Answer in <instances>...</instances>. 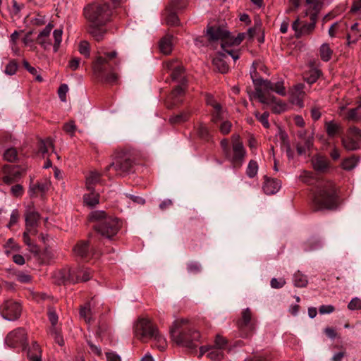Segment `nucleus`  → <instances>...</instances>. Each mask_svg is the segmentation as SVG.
Segmentation results:
<instances>
[{
    "label": "nucleus",
    "instance_id": "f257e3e1",
    "mask_svg": "<svg viewBox=\"0 0 361 361\" xmlns=\"http://www.w3.org/2000/svg\"><path fill=\"white\" fill-rule=\"evenodd\" d=\"M300 179L307 185H314L316 187L312 198L314 210H332L337 208L339 197L338 189L333 181L317 178L312 172L307 171L300 174Z\"/></svg>",
    "mask_w": 361,
    "mask_h": 361
},
{
    "label": "nucleus",
    "instance_id": "f03ea898",
    "mask_svg": "<svg viewBox=\"0 0 361 361\" xmlns=\"http://www.w3.org/2000/svg\"><path fill=\"white\" fill-rule=\"evenodd\" d=\"M110 6L107 4L94 3L84 8V15L89 22L88 32L97 41L104 39L107 32L105 27L111 17Z\"/></svg>",
    "mask_w": 361,
    "mask_h": 361
},
{
    "label": "nucleus",
    "instance_id": "7ed1b4c3",
    "mask_svg": "<svg viewBox=\"0 0 361 361\" xmlns=\"http://www.w3.org/2000/svg\"><path fill=\"white\" fill-rule=\"evenodd\" d=\"M172 341L178 345L186 348L190 352L197 353L200 334L188 324L187 319L176 320L170 328Z\"/></svg>",
    "mask_w": 361,
    "mask_h": 361
},
{
    "label": "nucleus",
    "instance_id": "20e7f679",
    "mask_svg": "<svg viewBox=\"0 0 361 361\" xmlns=\"http://www.w3.org/2000/svg\"><path fill=\"white\" fill-rule=\"evenodd\" d=\"M89 219L95 223L94 228L107 239H111L115 236L122 225L118 218L107 215L105 212L101 210L92 212Z\"/></svg>",
    "mask_w": 361,
    "mask_h": 361
},
{
    "label": "nucleus",
    "instance_id": "39448f33",
    "mask_svg": "<svg viewBox=\"0 0 361 361\" xmlns=\"http://www.w3.org/2000/svg\"><path fill=\"white\" fill-rule=\"evenodd\" d=\"M134 333L135 336L142 342L152 340L154 346L160 351L166 349L167 343L165 338L150 320L145 318L139 319L135 326Z\"/></svg>",
    "mask_w": 361,
    "mask_h": 361
},
{
    "label": "nucleus",
    "instance_id": "423d86ee",
    "mask_svg": "<svg viewBox=\"0 0 361 361\" xmlns=\"http://www.w3.org/2000/svg\"><path fill=\"white\" fill-rule=\"evenodd\" d=\"M104 56H99L93 63V72L95 75L109 83H114L118 80V75L113 71L107 73L109 60L116 57L117 52H104Z\"/></svg>",
    "mask_w": 361,
    "mask_h": 361
},
{
    "label": "nucleus",
    "instance_id": "0eeeda50",
    "mask_svg": "<svg viewBox=\"0 0 361 361\" xmlns=\"http://www.w3.org/2000/svg\"><path fill=\"white\" fill-rule=\"evenodd\" d=\"M250 71V75L255 85V92L250 95V98H255L262 104H268L271 102L272 96L269 91L274 92V83L268 80L255 78L256 69L255 67Z\"/></svg>",
    "mask_w": 361,
    "mask_h": 361
},
{
    "label": "nucleus",
    "instance_id": "6e6552de",
    "mask_svg": "<svg viewBox=\"0 0 361 361\" xmlns=\"http://www.w3.org/2000/svg\"><path fill=\"white\" fill-rule=\"evenodd\" d=\"M80 267L63 268L54 273L55 281L59 285L74 284L81 282Z\"/></svg>",
    "mask_w": 361,
    "mask_h": 361
},
{
    "label": "nucleus",
    "instance_id": "1a4fd4ad",
    "mask_svg": "<svg viewBox=\"0 0 361 361\" xmlns=\"http://www.w3.org/2000/svg\"><path fill=\"white\" fill-rule=\"evenodd\" d=\"M237 326L243 338H248L253 334L256 321L252 318L251 310L249 308H246L242 312L241 318L237 321Z\"/></svg>",
    "mask_w": 361,
    "mask_h": 361
},
{
    "label": "nucleus",
    "instance_id": "9d476101",
    "mask_svg": "<svg viewBox=\"0 0 361 361\" xmlns=\"http://www.w3.org/2000/svg\"><path fill=\"white\" fill-rule=\"evenodd\" d=\"M27 332L23 328H18L11 331L6 337L5 342L11 348H22L23 350L27 348Z\"/></svg>",
    "mask_w": 361,
    "mask_h": 361
},
{
    "label": "nucleus",
    "instance_id": "9b49d317",
    "mask_svg": "<svg viewBox=\"0 0 361 361\" xmlns=\"http://www.w3.org/2000/svg\"><path fill=\"white\" fill-rule=\"evenodd\" d=\"M342 144L348 151L361 148V130L355 126L350 127L346 136L342 139Z\"/></svg>",
    "mask_w": 361,
    "mask_h": 361
},
{
    "label": "nucleus",
    "instance_id": "f8f14e48",
    "mask_svg": "<svg viewBox=\"0 0 361 361\" xmlns=\"http://www.w3.org/2000/svg\"><path fill=\"white\" fill-rule=\"evenodd\" d=\"M27 167L24 165H6L4 167L5 176L3 181L10 185L19 180L25 173Z\"/></svg>",
    "mask_w": 361,
    "mask_h": 361
},
{
    "label": "nucleus",
    "instance_id": "ddd939ff",
    "mask_svg": "<svg viewBox=\"0 0 361 361\" xmlns=\"http://www.w3.org/2000/svg\"><path fill=\"white\" fill-rule=\"evenodd\" d=\"M20 314L21 306L17 302L7 300L1 307V314L7 320H16L20 316Z\"/></svg>",
    "mask_w": 361,
    "mask_h": 361
},
{
    "label": "nucleus",
    "instance_id": "4468645a",
    "mask_svg": "<svg viewBox=\"0 0 361 361\" xmlns=\"http://www.w3.org/2000/svg\"><path fill=\"white\" fill-rule=\"evenodd\" d=\"M317 20V19H310V23H301L298 18L291 25L295 37L300 38L302 36L311 34L315 28Z\"/></svg>",
    "mask_w": 361,
    "mask_h": 361
},
{
    "label": "nucleus",
    "instance_id": "2eb2a0df",
    "mask_svg": "<svg viewBox=\"0 0 361 361\" xmlns=\"http://www.w3.org/2000/svg\"><path fill=\"white\" fill-rule=\"evenodd\" d=\"M207 35L209 41L221 40V43L228 41L229 32L219 26H212L207 28Z\"/></svg>",
    "mask_w": 361,
    "mask_h": 361
},
{
    "label": "nucleus",
    "instance_id": "dca6fc26",
    "mask_svg": "<svg viewBox=\"0 0 361 361\" xmlns=\"http://www.w3.org/2000/svg\"><path fill=\"white\" fill-rule=\"evenodd\" d=\"M133 166L131 159H115L106 166V170H114L117 174L122 175L130 172Z\"/></svg>",
    "mask_w": 361,
    "mask_h": 361
},
{
    "label": "nucleus",
    "instance_id": "f3484780",
    "mask_svg": "<svg viewBox=\"0 0 361 361\" xmlns=\"http://www.w3.org/2000/svg\"><path fill=\"white\" fill-rule=\"evenodd\" d=\"M324 0H306L305 16L310 19H317L318 14L323 6Z\"/></svg>",
    "mask_w": 361,
    "mask_h": 361
},
{
    "label": "nucleus",
    "instance_id": "a211bd4d",
    "mask_svg": "<svg viewBox=\"0 0 361 361\" xmlns=\"http://www.w3.org/2000/svg\"><path fill=\"white\" fill-rule=\"evenodd\" d=\"M54 25L49 23L38 35L37 38V43L44 49H48L51 45V40L50 39V33L53 29Z\"/></svg>",
    "mask_w": 361,
    "mask_h": 361
},
{
    "label": "nucleus",
    "instance_id": "6ab92c4d",
    "mask_svg": "<svg viewBox=\"0 0 361 361\" xmlns=\"http://www.w3.org/2000/svg\"><path fill=\"white\" fill-rule=\"evenodd\" d=\"M39 217L40 215L37 211L32 208L27 209L25 212V228L29 231H37Z\"/></svg>",
    "mask_w": 361,
    "mask_h": 361
},
{
    "label": "nucleus",
    "instance_id": "aec40b11",
    "mask_svg": "<svg viewBox=\"0 0 361 361\" xmlns=\"http://www.w3.org/2000/svg\"><path fill=\"white\" fill-rule=\"evenodd\" d=\"M281 183L279 180L268 178L264 176V182L262 185L263 191L267 195H274L281 188Z\"/></svg>",
    "mask_w": 361,
    "mask_h": 361
},
{
    "label": "nucleus",
    "instance_id": "412c9836",
    "mask_svg": "<svg viewBox=\"0 0 361 361\" xmlns=\"http://www.w3.org/2000/svg\"><path fill=\"white\" fill-rule=\"evenodd\" d=\"M164 68L169 71H171V76L173 80H178L183 73V68L177 60L166 61L164 63Z\"/></svg>",
    "mask_w": 361,
    "mask_h": 361
},
{
    "label": "nucleus",
    "instance_id": "4be33fe9",
    "mask_svg": "<svg viewBox=\"0 0 361 361\" xmlns=\"http://www.w3.org/2000/svg\"><path fill=\"white\" fill-rule=\"evenodd\" d=\"M304 87L305 85L303 84H298L295 85L291 94L290 99L292 104L300 108H302L304 106L303 100L305 95Z\"/></svg>",
    "mask_w": 361,
    "mask_h": 361
},
{
    "label": "nucleus",
    "instance_id": "5701e85b",
    "mask_svg": "<svg viewBox=\"0 0 361 361\" xmlns=\"http://www.w3.org/2000/svg\"><path fill=\"white\" fill-rule=\"evenodd\" d=\"M32 178H30V185L28 192L30 197H36L39 192H46L49 190L50 186V182L47 180H44L42 182H37L35 184L32 183Z\"/></svg>",
    "mask_w": 361,
    "mask_h": 361
},
{
    "label": "nucleus",
    "instance_id": "b1692460",
    "mask_svg": "<svg viewBox=\"0 0 361 361\" xmlns=\"http://www.w3.org/2000/svg\"><path fill=\"white\" fill-rule=\"evenodd\" d=\"M185 90L182 85H178L171 93L166 100V106L169 109L181 102L180 99L184 94Z\"/></svg>",
    "mask_w": 361,
    "mask_h": 361
},
{
    "label": "nucleus",
    "instance_id": "393cba45",
    "mask_svg": "<svg viewBox=\"0 0 361 361\" xmlns=\"http://www.w3.org/2000/svg\"><path fill=\"white\" fill-rule=\"evenodd\" d=\"M311 164L318 173H328L333 169L329 159H311Z\"/></svg>",
    "mask_w": 361,
    "mask_h": 361
},
{
    "label": "nucleus",
    "instance_id": "a878e982",
    "mask_svg": "<svg viewBox=\"0 0 361 361\" xmlns=\"http://www.w3.org/2000/svg\"><path fill=\"white\" fill-rule=\"evenodd\" d=\"M313 141L310 139L307 141H298L296 145L298 155L300 157L310 156V152L314 148Z\"/></svg>",
    "mask_w": 361,
    "mask_h": 361
},
{
    "label": "nucleus",
    "instance_id": "bb28decb",
    "mask_svg": "<svg viewBox=\"0 0 361 361\" xmlns=\"http://www.w3.org/2000/svg\"><path fill=\"white\" fill-rule=\"evenodd\" d=\"M226 55L224 53H218L216 56L213 59V64L221 73H226L228 71V65L225 61Z\"/></svg>",
    "mask_w": 361,
    "mask_h": 361
},
{
    "label": "nucleus",
    "instance_id": "cd10ccee",
    "mask_svg": "<svg viewBox=\"0 0 361 361\" xmlns=\"http://www.w3.org/2000/svg\"><path fill=\"white\" fill-rule=\"evenodd\" d=\"M42 351L37 342H33L27 349V357L30 361H42Z\"/></svg>",
    "mask_w": 361,
    "mask_h": 361
},
{
    "label": "nucleus",
    "instance_id": "c85d7f7f",
    "mask_svg": "<svg viewBox=\"0 0 361 361\" xmlns=\"http://www.w3.org/2000/svg\"><path fill=\"white\" fill-rule=\"evenodd\" d=\"M232 143L235 158H243L245 155V151L238 135H233Z\"/></svg>",
    "mask_w": 361,
    "mask_h": 361
},
{
    "label": "nucleus",
    "instance_id": "c756f323",
    "mask_svg": "<svg viewBox=\"0 0 361 361\" xmlns=\"http://www.w3.org/2000/svg\"><path fill=\"white\" fill-rule=\"evenodd\" d=\"M54 154L53 145L50 140L40 141L39 143L38 155L43 157H51Z\"/></svg>",
    "mask_w": 361,
    "mask_h": 361
},
{
    "label": "nucleus",
    "instance_id": "7c9ffc66",
    "mask_svg": "<svg viewBox=\"0 0 361 361\" xmlns=\"http://www.w3.org/2000/svg\"><path fill=\"white\" fill-rule=\"evenodd\" d=\"M75 254L81 258H86L90 254V245L88 241L81 240L74 247Z\"/></svg>",
    "mask_w": 361,
    "mask_h": 361
},
{
    "label": "nucleus",
    "instance_id": "2f4dec72",
    "mask_svg": "<svg viewBox=\"0 0 361 361\" xmlns=\"http://www.w3.org/2000/svg\"><path fill=\"white\" fill-rule=\"evenodd\" d=\"M101 174L97 171H91L88 176H86L85 186L87 190L92 191L94 190V185L100 180Z\"/></svg>",
    "mask_w": 361,
    "mask_h": 361
},
{
    "label": "nucleus",
    "instance_id": "473e14b6",
    "mask_svg": "<svg viewBox=\"0 0 361 361\" xmlns=\"http://www.w3.org/2000/svg\"><path fill=\"white\" fill-rule=\"evenodd\" d=\"M272 99L270 103L263 104L265 106H269L271 108L273 112L276 114H280L286 110V104L283 103L280 100H276L274 96H272Z\"/></svg>",
    "mask_w": 361,
    "mask_h": 361
},
{
    "label": "nucleus",
    "instance_id": "72a5a7b5",
    "mask_svg": "<svg viewBox=\"0 0 361 361\" xmlns=\"http://www.w3.org/2000/svg\"><path fill=\"white\" fill-rule=\"evenodd\" d=\"M359 23H355L353 25H351L350 30L348 32L347 35V40L348 44H354L360 38V28H359Z\"/></svg>",
    "mask_w": 361,
    "mask_h": 361
},
{
    "label": "nucleus",
    "instance_id": "f704fd0d",
    "mask_svg": "<svg viewBox=\"0 0 361 361\" xmlns=\"http://www.w3.org/2000/svg\"><path fill=\"white\" fill-rule=\"evenodd\" d=\"M233 46L231 44V42L228 41H225L221 43V48L224 51V54L225 55H229L232 57L234 61L238 60L240 58V51L239 49H233L231 47Z\"/></svg>",
    "mask_w": 361,
    "mask_h": 361
},
{
    "label": "nucleus",
    "instance_id": "c9c22d12",
    "mask_svg": "<svg viewBox=\"0 0 361 361\" xmlns=\"http://www.w3.org/2000/svg\"><path fill=\"white\" fill-rule=\"evenodd\" d=\"M83 200L86 205L89 207H94L99 202V195L94 192V190L90 191L89 193L83 195Z\"/></svg>",
    "mask_w": 361,
    "mask_h": 361
},
{
    "label": "nucleus",
    "instance_id": "e433bc0d",
    "mask_svg": "<svg viewBox=\"0 0 361 361\" xmlns=\"http://www.w3.org/2000/svg\"><path fill=\"white\" fill-rule=\"evenodd\" d=\"M189 117L190 112L188 111H184L178 114L171 116L169 121L171 124H179L187 121Z\"/></svg>",
    "mask_w": 361,
    "mask_h": 361
},
{
    "label": "nucleus",
    "instance_id": "4c0bfd02",
    "mask_svg": "<svg viewBox=\"0 0 361 361\" xmlns=\"http://www.w3.org/2000/svg\"><path fill=\"white\" fill-rule=\"evenodd\" d=\"M246 35H249L250 38H252L253 36V30L250 28L247 33H239L236 37H232L229 33L228 41L231 42V44L238 46L242 42Z\"/></svg>",
    "mask_w": 361,
    "mask_h": 361
},
{
    "label": "nucleus",
    "instance_id": "58836bf2",
    "mask_svg": "<svg viewBox=\"0 0 361 361\" xmlns=\"http://www.w3.org/2000/svg\"><path fill=\"white\" fill-rule=\"evenodd\" d=\"M361 109L360 104L356 108L349 109L345 115V119L348 121L357 122L361 119V115L359 110Z\"/></svg>",
    "mask_w": 361,
    "mask_h": 361
},
{
    "label": "nucleus",
    "instance_id": "ea45409f",
    "mask_svg": "<svg viewBox=\"0 0 361 361\" xmlns=\"http://www.w3.org/2000/svg\"><path fill=\"white\" fill-rule=\"evenodd\" d=\"M160 51L164 54H169L172 50L171 37H165L160 40Z\"/></svg>",
    "mask_w": 361,
    "mask_h": 361
},
{
    "label": "nucleus",
    "instance_id": "a19ab883",
    "mask_svg": "<svg viewBox=\"0 0 361 361\" xmlns=\"http://www.w3.org/2000/svg\"><path fill=\"white\" fill-rule=\"evenodd\" d=\"M224 353L223 350L211 345L209 353L207 354V357L212 361H220L224 358Z\"/></svg>",
    "mask_w": 361,
    "mask_h": 361
},
{
    "label": "nucleus",
    "instance_id": "79ce46f5",
    "mask_svg": "<svg viewBox=\"0 0 361 361\" xmlns=\"http://www.w3.org/2000/svg\"><path fill=\"white\" fill-rule=\"evenodd\" d=\"M325 128L329 137H334L339 132L341 126L339 124L331 121L325 123Z\"/></svg>",
    "mask_w": 361,
    "mask_h": 361
},
{
    "label": "nucleus",
    "instance_id": "37998d69",
    "mask_svg": "<svg viewBox=\"0 0 361 361\" xmlns=\"http://www.w3.org/2000/svg\"><path fill=\"white\" fill-rule=\"evenodd\" d=\"M294 286L298 288L305 287L307 284V276L302 274L300 271H297L293 275Z\"/></svg>",
    "mask_w": 361,
    "mask_h": 361
},
{
    "label": "nucleus",
    "instance_id": "c03bdc74",
    "mask_svg": "<svg viewBox=\"0 0 361 361\" xmlns=\"http://www.w3.org/2000/svg\"><path fill=\"white\" fill-rule=\"evenodd\" d=\"M319 53L321 59L324 61H329L331 58L333 51L330 48L329 44L324 43L320 47Z\"/></svg>",
    "mask_w": 361,
    "mask_h": 361
},
{
    "label": "nucleus",
    "instance_id": "a18cd8bd",
    "mask_svg": "<svg viewBox=\"0 0 361 361\" xmlns=\"http://www.w3.org/2000/svg\"><path fill=\"white\" fill-rule=\"evenodd\" d=\"M80 317L81 318H83L85 322L87 324H90L92 322L94 321L92 317V311L89 304H87L85 306L80 308Z\"/></svg>",
    "mask_w": 361,
    "mask_h": 361
},
{
    "label": "nucleus",
    "instance_id": "49530a36",
    "mask_svg": "<svg viewBox=\"0 0 361 361\" xmlns=\"http://www.w3.org/2000/svg\"><path fill=\"white\" fill-rule=\"evenodd\" d=\"M117 158L131 157L138 156V153L134 149L126 147L118 150Z\"/></svg>",
    "mask_w": 361,
    "mask_h": 361
},
{
    "label": "nucleus",
    "instance_id": "de8ad7c7",
    "mask_svg": "<svg viewBox=\"0 0 361 361\" xmlns=\"http://www.w3.org/2000/svg\"><path fill=\"white\" fill-rule=\"evenodd\" d=\"M62 35H63L62 29H56L53 32V37L54 39L53 49H54V52H57L59 49L61 42L62 41Z\"/></svg>",
    "mask_w": 361,
    "mask_h": 361
},
{
    "label": "nucleus",
    "instance_id": "09e8293b",
    "mask_svg": "<svg viewBox=\"0 0 361 361\" xmlns=\"http://www.w3.org/2000/svg\"><path fill=\"white\" fill-rule=\"evenodd\" d=\"M298 141H307V140H314V133L310 132L306 129L302 128L297 133Z\"/></svg>",
    "mask_w": 361,
    "mask_h": 361
},
{
    "label": "nucleus",
    "instance_id": "8fccbe9b",
    "mask_svg": "<svg viewBox=\"0 0 361 361\" xmlns=\"http://www.w3.org/2000/svg\"><path fill=\"white\" fill-rule=\"evenodd\" d=\"M258 171V164L256 161L254 159H250V161L248 164V166L247 167L246 173L248 177L250 178H254Z\"/></svg>",
    "mask_w": 361,
    "mask_h": 361
},
{
    "label": "nucleus",
    "instance_id": "3c124183",
    "mask_svg": "<svg viewBox=\"0 0 361 361\" xmlns=\"http://www.w3.org/2000/svg\"><path fill=\"white\" fill-rule=\"evenodd\" d=\"M50 334L54 337V339L56 343L61 346L64 345V340L61 336V331L56 326L50 328Z\"/></svg>",
    "mask_w": 361,
    "mask_h": 361
},
{
    "label": "nucleus",
    "instance_id": "603ef678",
    "mask_svg": "<svg viewBox=\"0 0 361 361\" xmlns=\"http://www.w3.org/2000/svg\"><path fill=\"white\" fill-rule=\"evenodd\" d=\"M168 9L169 13L166 18V23L170 25H177L179 20L176 13L174 12L175 10H173L170 6H169Z\"/></svg>",
    "mask_w": 361,
    "mask_h": 361
},
{
    "label": "nucleus",
    "instance_id": "864d4df0",
    "mask_svg": "<svg viewBox=\"0 0 361 361\" xmlns=\"http://www.w3.org/2000/svg\"><path fill=\"white\" fill-rule=\"evenodd\" d=\"M358 161L359 159H343L341 166L343 169L350 171L357 166Z\"/></svg>",
    "mask_w": 361,
    "mask_h": 361
},
{
    "label": "nucleus",
    "instance_id": "5fc2aeb1",
    "mask_svg": "<svg viewBox=\"0 0 361 361\" xmlns=\"http://www.w3.org/2000/svg\"><path fill=\"white\" fill-rule=\"evenodd\" d=\"M228 341L227 340L220 335H216L214 340V345H213L215 348H218L219 349L224 350L226 345Z\"/></svg>",
    "mask_w": 361,
    "mask_h": 361
},
{
    "label": "nucleus",
    "instance_id": "6e6d98bb",
    "mask_svg": "<svg viewBox=\"0 0 361 361\" xmlns=\"http://www.w3.org/2000/svg\"><path fill=\"white\" fill-rule=\"evenodd\" d=\"M187 270L188 273L197 274L202 270L201 265L197 262H191L187 264Z\"/></svg>",
    "mask_w": 361,
    "mask_h": 361
},
{
    "label": "nucleus",
    "instance_id": "4d7b16f0",
    "mask_svg": "<svg viewBox=\"0 0 361 361\" xmlns=\"http://www.w3.org/2000/svg\"><path fill=\"white\" fill-rule=\"evenodd\" d=\"M255 115L256 116V118L259 120V122L262 123V124L265 127V128H269V123L268 121V117H269V113L268 112H264L262 114H260L259 112H255Z\"/></svg>",
    "mask_w": 361,
    "mask_h": 361
},
{
    "label": "nucleus",
    "instance_id": "13d9d810",
    "mask_svg": "<svg viewBox=\"0 0 361 361\" xmlns=\"http://www.w3.org/2000/svg\"><path fill=\"white\" fill-rule=\"evenodd\" d=\"M348 308L350 310H361V299L355 297L353 298L348 305Z\"/></svg>",
    "mask_w": 361,
    "mask_h": 361
},
{
    "label": "nucleus",
    "instance_id": "bf43d9fd",
    "mask_svg": "<svg viewBox=\"0 0 361 361\" xmlns=\"http://www.w3.org/2000/svg\"><path fill=\"white\" fill-rule=\"evenodd\" d=\"M17 68V63L15 61H11L6 65L5 73L9 75H13L16 73Z\"/></svg>",
    "mask_w": 361,
    "mask_h": 361
},
{
    "label": "nucleus",
    "instance_id": "052dcab7",
    "mask_svg": "<svg viewBox=\"0 0 361 361\" xmlns=\"http://www.w3.org/2000/svg\"><path fill=\"white\" fill-rule=\"evenodd\" d=\"M48 317L49 320L51 324V327L56 326L58 322V315L55 310L52 307H49L48 310Z\"/></svg>",
    "mask_w": 361,
    "mask_h": 361
},
{
    "label": "nucleus",
    "instance_id": "680f3d73",
    "mask_svg": "<svg viewBox=\"0 0 361 361\" xmlns=\"http://www.w3.org/2000/svg\"><path fill=\"white\" fill-rule=\"evenodd\" d=\"M214 112L212 114V122L216 123L218 121L222 120L223 112L221 110V106H216V108L214 109Z\"/></svg>",
    "mask_w": 361,
    "mask_h": 361
},
{
    "label": "nucleus",
    "instance_id": "e2e57ef3",
    "mask_svg": "<svg viewBox=\"0 0 361 361\" xmlns=\"http://www.w3.org/2000/svg\"><path fill=\"white\" fill-rule=\"evenodd\" d=\"M19 216L20 214L18 209L13 210L11 214L10 221L6 226L7 228H11L13 225L17 224L19 219Z\"/></svg>",
    "mask_w": 361,
    "mask_h": 361
},
{
    "label": "nucleus",
    "instance_id": "0e129e2a",
    "mask_svg": "<svg viewBox=\"0 0 361 361\" xmlns=\"http://www.w3.org/2000/svg\"><path fill=\"white\" fill-rule=\"evenodd\" d=\"M68 91V87L66 84H62L60 85L58 90V94L60 99L65 102H66V94Z\"/></svg>",
    "mask_w": 361,
    "mask_h": 361
},
{
    "label": "nucleus",
    "instance_id": "69168bd1",
    "mask_svg": "<svg viewBox=\"0 0 361 361\" xmlns=\"http://www.w3.org/2000/svg\"><path fill=\"white\" fill-rule=\"evenodd\" d=\"M187 3V0H173L169 5L173 10H178L183 8Z\"/></svg>",
    "mask_w": 361,
    "mask_h": 361
},
{
    "label": "nucleus",
    "instance_id": "338daca9",
    "mask_svg": "<svg viewBox=\"0 0 361 361\" xmlns=\"http://www.w3.org/2000/svg\"><path fill=\"white\" fill-rule=\"evenodd\" d=\"M273 88L274 92H275L276 93L282 96L286 94L285 87L283 86V81L279 80L275 82Z\"/></svg>",
    "mask_w": 361,
    "mask_h": 361
},
{
    "label": "nucleus",
    "instance_id": "774afa93",
    "mask_svg": "<svg viewBox=\"0 0 361 361\" xmlns=\"http://www.w3.org/2000/svg\"><path fill=\"white\" fill-rule=\"evenodd\" d=\"M270 284L273 288H281L286 284V281L283 278H273L271 280Z\"/></svg>",
    "mask_w": 361,
    "mask_h": 361
}]
</instances>
